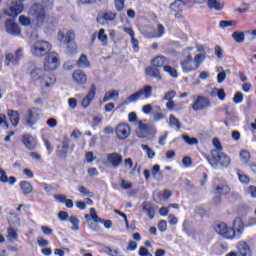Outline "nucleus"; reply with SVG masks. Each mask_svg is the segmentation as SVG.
Here are the masks:
<instances>
[{
    "label": "nucleus",
    "mask_w": 256,
    "mask_h": 256,
    "mask_svg": "<svg viewBox=\"0 0 256 256\" xmlns=\"http://www.w3.org/2000/svg\"><path fill=\"white\" fill-rule=\"evenodd\" d=\"M203 61H205V54H197L193 47H188L182 52L180 67L183 73H193L201 67Z\"/></svg>",
    "instance_id": "obj_1"
},
{
    "label": "nucleus",
    "mask_w": 256,
    "mask_h": 256,
    "mask_svg": "<svg viewBox=\"0 0 256 256\" xmlns=\"http://www.w3.org/2000/svg\"><path fill=\"white\" fill-rule=\"evenodd\" d=\"M244 228L243 220L236 218L233 221V229L229 228L225 223H220L216 225L215 231L218 235H224L227 239H233L235 237H241Z\"/></svg>",
    "instance_id": "obj_2"
},
{
    "label": "nucleus",
    "mask_w": 256,
    "mask_h": 256,
    "mask_svg": "<svg viewBox=\"0 0 256 256\" xmlns=\"http://www.w3.org/2000/svg\"><path fill=\"white\" fill-rule=\"evenodd\" d=\"M208 163H210L213 169L220 167H229L231 165V157L225 154V152H210V157L206 156Z\"/></svg>",
    "instance_id": "obj_3"
},
{
    "label": "nucleus",
    "mask_w": 256,
    "mask_h": 256,
    "mask_svg": "<svg viewBox=\"0 0 256 256\" xmlns=\"http://www.w3.org/2000/svg\"><path fill=\"white\" fill-rule=\"evenodd\" d=\"M29 15L34 17L37 27H43L49 21V14L41 4H34L29 10Z\"/></svg>",
    "instance_id": "obj_4"
},
{
    "label": "nucleus",
    "mask_w": 256,
    "mask_h": 256,
    "mask_svg": "<svg viewBox=\"0 0 256 256\" xmlns=\"http://www.w3.org/2000/svg\"><path fill=\"white\" fill-rule=\"evenodd\" d=\"M51 44L45 40H37L31 48V53L34 57H45L51 51Z\"/></svg>",
    "instance_id": "obj_5"
},
{
    "label": "nucleus",
    "mask_w": 256,
    "mask_h": 256,
    "mask_svg": "<svg viewBox=\"0 0 256 256\" xmlns=\"http://www.w3.org/2000/svg\"><path fill=\"white\" fill-rule=\"evenodd\" d=\"M59 65V54L56 52H49L44 59V71H55Z\"/></svg>",
    "instance_id": "obj_6"
},
{
    "label": "nucleus",
    "mask_w": 256,
    "mask_h": 256,
    "mask_svg": "<svg viewBox=\"0 0 256 256\" xmlns=\"http://www.w3.org/2000/svg\"><path fill=\"white\" fill-rule=\"evenodd\" d=\"M43 117V112L39 108H30L27 110L25 121L27 127H33L37 124V121Z\"/></svg>",
    "instance_id": "obj_7"
},
{
    "label": "nucleus",
    "mask_w": 256,
    "mask_h": 256,
    "mask_svg": "<svg viewBox=\"0 0 256 256\" xmlns=\"http://www.w3.org/2000/svg\"><path fill=\"white\" fill-rule=\"evenodd\" d=\"M114 132L119 141H125L131 135V126L127 123H120L116 126Z\"/></svg>",
    "instance_id": "obj_8"
},
{
    "label": "nucleus",
    "mask_w": 256,
    "mask_h": 256,
    "mask_svg": "<svg viewBox=\"0 0 256 256\" xmlns=\"http://www.w3.org/2000/svg\"><path fill=\"white\" fill-rule=\"evenodd\" d=\"M5 28L8 35H12L13 37H19L21 35V28L11 19L5 21Z\"/></svg>",
    "instance_id": "obj_9"
},
{
    "label": "nucleus",
    "mask_w": 256,
    "mask_h": 256,
    "mask_svg": "<svg viewBox=\"0 0 256 256\" xmlns=\"http://www.w3.org/2000/svg\"><path fill=\"white\" fill-rule=\"evenodd\" d=\"M207 107H211V102L204 96H198L192 104L193 111H203V109H207Z\"/></svg>",
    "instance_id": "obj_10"
},
{
    "label": "nucleus",
    "mask_w": 256,
    "mask_h": 256,
    "mask_svg": "<svg viewBox=\"0 0 256 256\" xmlns=\"http://www.w3.org/2000/svg\"><path fill=\"white\" fill-rule=\"evenodd\" d=\"M22 143L28 151H34V149L37 148V139H35L31 134H23Z\"/></svg>",
    "instance_id": "obj_11"
},
{
    "label": "nucleus",
    "mask_w": 256,
    "mask_h": 256,
    "mask_svg": "<svg viewBox=\"0 0 256 256\" xmlns=\"http://www.w3.org/2000/svg\"><path fill=\"white\" fill-rule=\"evenodd\" d=\"M25 70L30 73L32 79H43L41 75H43V70L41 68H37L34 63H27L24 66Z\"/></svg>",
    "instance_id": "obj_12"
},
{
    "label": "nucleus",
    "mask_w": 256,
    "mask_h": 256,
    "mask_svg": "<svg viewBox=\"0 0 256 256\" xmlns=\"http://www.w3.org/2000/svg\"><path fill=\"white\" fill-rule=\"evenodd\" d=\"M95 95H97V86L92 84L88 94L82 100V107H84V109H87V107L91 105V101L95 99Z\"/></svg>",
    "instance_id": "obj_13"
},
{
    "label": "nucleus",
    "mask_w": 256,
    "mask_h": 256,
    "mask_svg": "<svg viewBox=\"0 0 256 256\" xmlns=\"http://www.w3.org/2000/svg\"><path fill=\"white\" fill-rule=\"evenodd\" d=\"M75 39V32L73 30H69L66 33L63 31H60L58 33V40L60 43H63V45H69V43L73 42Z\"/></svg>",
    "instance_id": "obj_14"
},
{
    "label": "nucleus",
    "mask_w": 256,
    "mask_h": 256,
    "mask_svg": "<svg viewBox=\"0 0 256 256\" xmlns=\"http://www.w3.org/2000/svg\"><path fill=\"white\" fill-rule=\"evenodd\" d=\"M72 79L76 85H85L87 83V74L83 70H76L72 74Z\"/></svg>",
    "instance_id": "obj_15"
},
{
    "label": "nucleus",
    "mask_w": 256,
    "mask_h": 256,
    "mask_svg": "<svg viewBox=\"0 0 256 256\" xmlns=\"http://www.w3.org/2000/svg\"><path fill=\"white\" fill-rule=\"evenodd\" d=\"M23 9H24L23 4L18 3L16 5L8 8L6 10V15H8V17H13L15 19L17 16H19V15H21V13H23Z\"/></svg>",
    "instance_id": "obj_16"
},
{
    "label": "nucleus",
    "mask_w": 256,
    "mask_h": 256,
    "mask_svg": "<svg viewBox=\"0 0 256 256\" xmlns=\"http://www.w3.org/2000/svg\"><path fill=\"white\" fill-rule=\"evenodd\" d=\"M107 161L111 163L112 167H119L123 163V156L118 153H111L107 155Z\"/></svg>",
    "instance_id": "obj_17"
},
{
    "label": "nucleus",
    "mask_w": 256,
    "mask_h": 256,
    "mask_svg": "<svg viewBox=\"0 0 256 256\" xmlns=\"http://www.w3.org/2000/svg\"><path fill=\"white\" fill-rule=\"evenodd\" d=\"M0 183H9V185H15V183H17V178L14 176H7V172L0 168Z\"/></svg>",
    "instance_id": "obj_18"
},
{
    "label": "nucleus",
    "mask_w": 256,
    "mask_h": 256,
    "mask_svg": "<svg viewBox=\"0 0 256 256\" xmlns=\"http://www.w3.org/2000/svg\"><path fill=\"white\" fill-rule=\"evenodd\" d=\"M55 75H48V76H44L42 79H40V83L42 87H46V89H49L51 87V85H55Z\"/></svg>",
    "instance_id": "obj_19"
},
{
    "label": "nucleus",
    "mask_w": 256,
    "mask_h": 256,
    "mask_svg": "<svg viewBox=\"0 0 256 256\" xmlns=\"http://www.w3.org/2000/svg\"><path fill=\"white\" fill-rule=\"evenodd\" d=\"M238 250L241 256H251V248L247 242H239Z\"/></svg>",
    "instance_id": "obj_20"
},
{
    "label": "nucleus",
    "mask_w": 256,
    "mask_h": 256,
    "mask_svg": "<svg viewBox=\"0 0 256 256\" xmlns=\"http://www.w3.org/2000/svg\"><path fill=\"white\" fill-rule=\"evenodd\" d=\"M8 117L13 127H17V125H19V119H21V114H19L17 111L8 110Z\"/></svg>",
    "instance_id": "obj_21"
},
{
    "label": "nucleus",
    "mask_w": 256,
    "mask_h": 256,
    "mask_svg": "<svg viewBox=\"0 0 256 256\" xmlns=\"http://www.w3.org/2000/svg\"><path fill=\"white\" fill-rule=\"evenodd\" d=\"M152 65L156 69H161V67L165 69V65H167V58H165V56H158L152 60Z\"/></svg>",
    "instance_id": "obj_22"
},
{
    "label": "nucleus",
    "mask_w": 256,
    "mask_h": 256,
    "mask_svg": "<svg viewBox=\"0 0 256 256\" xmlns=\"http://www.w3.org/2000/svg\"><path fill=\"white\" fill-rule=\"evenodd\" d=\"M69 139L65 138L62 142V147L58 146V156L59 157H66L67 151H69Z\"/></svg>",
    "instance_id": "obj_23"
},
{
    "label": "nucleus",
    "mask_w": 256,
    "mask_h": 256,
    "mask_svg": "<svg viewBox=\"0 0 256 256\" xmlns=\"http://www.w3.org/2000/svg\"><path fill=\"white\" fill-rule=\"evenodd\" d=\"M214 193L218 195H229V193H231V187L227 184L217 185L214 189Z\"/></svg>",
    "instance_id": "obj_24"
},
{
    "label": "nucleus",
    "mask_w": 256,
    "mask_h": 256,
    "mask_svg": "<svg viewBox=\"0 0 256 256\" xmlns=\"http://www.w3.org/2000/svg\"><path fill=\"white\" fill-rule=\"evenodd\" d=\"M21 53V50L16 51V58L13 56L12 53H8L5 55V59L7 61V67H9L10 63H14V65H19V54Z\"/></svg>",
    "instance_id": "obj_25"
},
{
    "label": "nucleus",
    "mask_w": 256,
    "mask_h": 256,
    "mask_svg": "<svg viewBox=\"0 0 256 256\" xmlns=\"http://www.w3.org/2000/svg\"><path fill=\"white\" fill-rule=\"evenodd\" d=\"M142 209L145 211V213L150 217L151 219L155 218V209L153 208V205L149 202H144L142 204Z\"/></svg>",
    "instance_id": "obj_26"
},
{
    "label": "nucleus",
    "mask_w": 256,
    "mask_h": 256,
    "mask_svg": "<svg viewBox=\"0 0 256 256\" xmlns=\"http://www.w3.org/2000/svg\"><path fill=\"white\" fill-rule=\"evenodd\" d=\"M76 65L80 69H87V67H89L91 65V63L89 62V59L87 58V55L82 54L80 56V58L78 59V61L76 62Z\"/></svg>",
    "instance_id": "obj_27"
},
{
    "label": "nucleus",
    "mask_w": 256,
    "mask_h": 256,
    "mask_svg": "<svg viewBox=\"0 0 256 256\" xmlns=\"http://www.w3.org/2000/svg\"><path fill=\"white\" fill-rule=\"evenodd\" d=\"M19 185L24 195H31V193H33V185H31V183L22 181Z\"/></svg>",
    "instance_id": "obj_28"
},
{
    "label": "nucleus",
    "mask_w": 256,
    "mask_h": 256,
    "mask_svg": "<svg viewBox=\"0 0 256 256\" xmlns=\"http://www.w3.org/2000/svg\"><path fill=\"white\" fill-rule=\"evenodd\" d=\"M146 75L149 77H154L155 79H158V81H161V73L159 72V68L148 67L146 68Z\"/></svg>",
    "instance_id": "obj_29"
},
{
    "label": "nucleus",
    "mask_w": 256,
    "mask_h": 256,
    "mask_svg": "<svg viewBox=\"0 0 256 256\" xmlns=\"http://www.w3.org/2000/svg\"><path fill=\"white\" fill-rule=\"evenodd\" d=\"M187 5L185 2H182V0H175L170 4L171 11H183V8Z\"/></svg>",
    "instance_id": "obj_30"
},
{
    "label": "nucleus",
    "mask_w": 256,
    "mask_h": 256,
    "mask_svg": "<svg viewBox=\"0 0 256 256\" xmlns=\"http://www.w3.org/2000/svg\"><path fill=\"white\" fill-rule=\"evenodd\" d=\"M119 99V90H111L105 93L103 103H107L109 99Z\"/></svg>",
    "instance_id": "obj_31"
},
{
    "label": "nucleus",
    "mask_w": 256,
    "mask_h": 256,
    "mask_svg": "<svg viewBox=\"0 0 256 256\" xmlns=\"http://www.w3.org/2000/svg\"><path fill=\"white\" fill-rule=\"evenodd\" d=\"M152 176L156 181H163V173H161V169L159 165H154L152 168Z\"/></svg>",
    "instance_id": "obj_32"
},
{
    "label": "nucleus",
    "mask_w": 256,
    "mask_h": 256,
    "mask_svg": "<svg viewBox=\"0 0 256 256\" xmlns=\"http://www.w3.org/2000/svg\"><path fill=\"white\" fill-rule=\"evenodd\" d=\"M169 125L170 127L175 128L176 131L181 129V122L173 114H171L169 117Z\"/></svg>",
    "instance_id": "obj_33"
},
{
    "label": "nucleus",
    "mask_w": 256,
    "mask_h": 256,
    "mask_svg": "<svg viewBox=\"0 0 256 256\" xmlns=\"http://www.w3.org/2000/svg\"><path fill=\"white\" fill-rule=\"evenodd\" d=\"M207 5L210 9H214V11H221L223 9V4L217 0H208Z\"/></svg>",
    "instance_id": "obj_34"
},
{
    "label": "nucleus",
    "mask_w": 256,
    "mask_h": 256,
    "mask_svg": "<svg viewBox=\"0 0 256 256\" xmlns=\"http://www.w3.org/2000/svg\"><path fill=\"white\" fill-rule=\"evenodd\" d=\"M163 35H165V26L163 24H157L154 34L151 37L161 38Z\"/></svg>",
    "instance_id": "obj_35"
},
{
    "label": "nucleus",
    "mask_w": 256,
    "mask_h": 256,
    "mask_svg": "<svg viewBox=\"0 0 256 256\" xmlns=\"http://www.w3.org/2000/svg\"><path fill=\"white\" fill-rule=\"evenodd\" d=\"M139 92L141 93V97L144 95L145 99H149L153 94V87L146 85L143 89L139 90Z\"/></svg>",
    "instance_id": "obj_36"
},
{
    "label": "nucleus",
    "mask_w": 256,
    "mask_h": 256,
    "mask_svg": "<svg viewBox=\"0 0 256 256\" xmlns=\"http://www.w3.org/2000/svg\"><path fill=\"white\" fill-rule=\"evenodd\" d=\"M232 38L234 39V41H236V43H243V41H245V33L235 31L234 33H232Z\"/></svg>",
    "instance_id": "obj_37"
},
{
    "label": "nucleus",
    "mask_w": 256,
    "mask_h": 256,
    "mask_svg": "<svg viewBox=\"0 0 256 256\" xmlns=\"http://www.w3.org/2000/svg\"><path fill=\"white\" fill-rule=\"evenodd\" d=\"M98 39L100 40L103 47H107L108 37H107V34H105V29H100L99 30Z\"/></svg>",
    "instance_id": "obj_38"
},
{
    "label": "nucleus",
    "mask_w": 256,
    "mask_h": 256,
    "mask_svg": "<svg viewBox=\"0 0 256 256\" xmlns=\"http://www.w3.org/2000/svg\"><path fill=\"white\" fill-rule=\"evenodd\" d=\"M78 191L84 197H95V194L93 192H91L90 190H88L87 188H85V186H83V185L78 186Z\"/></svg>",
    "instance_id": "obj_39"
},
{
    "label": "nucleus",
    "mask_w": 256,
    "mask_h": 256,
    "mask_svg": "<svg viewBox=\"0 0 256 256\" xmlns=\"http://www.w3.org/2000/svg\"><path fill=\"white\" fill-rule=\"evenodd\" d=\"M212 144L215 147V149L211 150V153H219L223 151V145H221V141H219L218 138H213Z\"/></svg>",
    "instance_id": "obj_40"
},
{
    "label": "nucleus",
    "mask_w": 256,
    "mask_h": 256,
    "mask_svg": "<svg viewBox=\"0 0 256 256\" xmlns=\"http://www.w3.org/2000/svg\"><path fill=\"white\" fill-rule=\"evenodd\" d=\"M120 187L124 191H130V189H133V184L130 181H127L125 179H122L120 181Z\"/></svg>",
    "instance_id": "obj_41"
},
{
    "label": "nucleus",
    "mask_w": 256,
    "mask_h": 256,
    "mask_svg": "<svg viewBox=\"0 0 256 256\" xmlns=\"http://www.w3.org/2000/svg\"><path fill=\"white\" fill-rule=\"evenodd\" d=\"M164 71L170 75V77H173L174 79H177V70L169 65L164 66Z\"/></svg>",
    "instance_id": "obj_42"
},
{
    "label": "nucleus",
    "mask_w": 256,
    "mask_h": 256,
    "mask_svg": "<svg viewBox=\"0 0 256 256\" xmlns=\"http://www.w3.org/2000/svg\"><path fill=\"white\" fill-rule=\"evenodd\" d=\"M183 141L187 143V145H197L199 143V140L197 138H191L189 135H182Z\"/></svg>",
    "instance_id": "obj_43"
},
{
    "label": "nucleus",
    "mask_w": 256,
    "mask_h": 256,
    "mask_svg": "<svg viewBox=\"0 0 256 256\" xmlns=\"http://www.w3.org/2000/svg\"><path fill=\"white\" fill-rule=\"evenodd\" d=\"M141 148L146 152L149 159H153V157H155V151L148 145L142 144Z\"/></svg>",
    "instance_id": "obj_44"
},
{
    "label": "nucleus",
    "mask_w": 256,
    "mask_h": 256,
    "mask_svg": "<svg viewBox=\"0 0 256 256\" xmlns=\"http://www.w3.org/2000/svg\"><path fill=\"white\" fill-rule=\"evenodd\" d=\"M240 159L243 163H249V159H251V154L247 150H242L240 152Z\"/></svg>",
    "instance_id": "obj_45"
},
{
    "label": "nucleus",
    "mask_w": 256,
    "mask_h": 256,
    "mask_svg": "<svg viewBox=\"0 0 256 256\" xmlns=\"http://www.w3.org/2000/svg\"><path fill=\"white\" fill-rule=\"evenodd\" d=\"M176 95H177V92H175V90H170L165 93L163 100L164 101H173V99H175Z\"/></svg>",
    "instance_id": "obj_46"
},
{
    "label": "nucleus",
    "mask_w": 256,
    "mask_h": 256,
    "mask_svg": "<svg viewBox=\"0 0 256 256\" xmlns=\"http://www.w3.org/2000/svg\"><path fill=\"white\" fill-rule=\"evenodd\" d=\"M117 17V14L115 13V12H111V11H109V12H105L104 14H103V19L105 20V21H115V18Z\"/></svg>",
    "instance_id": "obj_47"
},
{
    "label": "nucleus",
    "mask_w": 256,
    "mask_h": 256,
    "mask_svg": "<svg viewBox=\"0 0 256 256\" xmlns=\"http://www.w3.org/2000/svg\"><path fill=\"white\" fill-rule=\"evenodd\" d=\"M69 221L73 225L72 231H79V219H77L75 216H71Z\"/></svg>",
    "instance_id": "obj_48"
},
{
    "label": "nucleus",
    "mask_w": 256,
    "mask_h": 256,
    "mask_svg": "<svg viewBox=\"0 0 256 256\" xmlns=\"http://www.w3.org/2000/svg\"><path fill=\"white\" fill-rule=\"evenodd\" d=\"M141 93H142V92L138 91V92H135L134 94H131V95L127 98L126 102H127V103H135V101H137V99H139V97H141Z\"/></svg>",
    "instance_id": "obj_49"
},
{
    "label": "nucleus",
    "mask_w": 256,
    "mask_h": 256,
    "mask_svg": "<svg viewBox=\"0 0 256 256\" xmlns=\"http://www.w3.org/2000/svg\"><path fill=\"white\" fill-rule=\"evenodd\" d=\"M20 25H24L25 27H28V25H31V19L27 16H20L19 17Z\"/></svg>",
    "instance_id": "obj_50"
},
{
    "label": "nucleus",
    "mask_w": 256,
    "mask_h": 256,
    "mask_svg": "<svg viewBox=\"0 0 256 256\" xmlns=\"http://www.w3.org/2000/svg\"><path fill=\"white\" fill-rule=\"evenodd\" d=\"M90 217L93 219L94 223H99L101 221V218L97 215L95 208L90 209Z\"/></svg>",
    "instance_id": "obj_51"
},
{
    "label": "nucleus",
    "mask_w": 256,
    "mask_h": 256,
    "mask_svg": "<svg viewBox=\"0 0 256 256\" xmlns=\"http://www.w3.org/2000/svg\"><path fill=\"white\" fill-rule=\"evenodd\" d=\"M233 101L236 105L239 104V103H243V93L236 92L234 97H233Z\"/></svg>",
    "instance_id": "obj_52"
},
{
    "label": "nucleus",
    "mask_w": 256,
    "mask_h": 256,
    "mask_svg": "<svg viewBox=\"0 0 256 256\" xmlns=\"http://www.w3.org/2000/svg\"><path fill=\"white\" fill-rule=\"evenodd\" d=\"M17 237H18L17 232L15 230H13V228H8L9 241H15V239H17Z\"/></svg>",
    "instance_id": "obj_53"
},
{
    "label": "nucleus",
    "mask_w": 256,
    "mask_h": 256,
    "mask_svg": "<svg viewBox=\"0 0 256 256\" xmlns=\"http://www.w3.org/2000/svg\"><path fill=\"white\" fill-rule=\"evenodd\" d=\"M182 165H183L184 167H191V165H193V160L191 159V157L185 156V157L182 159Z\"/></svg>",
    "instance_id": "obj_54"
},
{
    "label": "nucleus",
    "mask_w": 256,
    "mask_h": 256,
    "mask_svg": "<svg viewBox=\"0 0 256 256\" xmlns=\"http://www.w3.org/2000/svg\"><path fill=\"white\" fill-rule=\"evenodd\" d=\"M115 7L117 11H123L125 7V0H115Z\"/></svg>",
    "instance_id": "obj_55"
},
{
    "label": "nucleus",
    "mask_w": 256,
    "mask_h": 256,
    "mask_svg": "<svg viewBox=\"0 0 256 256\" xmlns=\"http://www.w3.org/2000/svg\"><path fill=\"white\" fill-rule=\"evenodd\" d=\"M37 244L39 245V247H47L49 245V240H45V238L43 237H38Z\"/></svg>",
    "instance_id": "obj_56"
},
{
    "label": "nucleus",
    "mask_w": 256,
    "mask_h": 256,
    "mask_svg": "<svg viewBox=\"0 0 256 256\" xmlns=\"http://www.w3.org/2000/svg\"><path fill=\"white\" fill-rule=\"evenodd\" d=\"M246 193L251 195L254 199L256 197V187L255 186H248L246 189Z\"/></svg>",
    "instance_id": "obj_57"
},
{
    "label": "nucleus",
    "mask_w": 256,
    "mask_h": 256,
    "mask_svg": "<svg viewBox=\"0 0 256 256\" xmlns=\"http://www.w3.org/2000/svg\"><path fill=\"white\" fill-rule=\"evenodd\" d=\"M158 229L159 231H161L162 233L167 231V221L165 220H161L159 223H158Z\"/></svg>",
    "instance_id": "obj_58"
},
{
    "label": "nucleus",
    "mask_w": 256,
    "mask_h": 256,
    "mask_svg": "<svg viewBox=\"0 0 256 256\" xmlns=\"http://www.w3.org/2000/svg\"><path fill=\"white\" fill-rule=\"evenodd\" d=\"M99 223H102L105 229H111V227H113V222L111 220L101 219Z\"/></svg>",
    "instance_id": "obj_59"
},
{
    "label": "nucleus",
    "mask_w": 256,
    "mask_h": 256,
    "mask_svg": "<svg viewBox=\"0 0 256 256\" xmlns=\"http://www.w3.org/2000/svg\"><path fill=\"white\" fill-rule=\"evenodd\" d=\"M142 111L145 115H149L151 111H153V106L151 104H146L142 107Z\"/></svg>",
    "instance_id": "obj_60"
},
{
    "label": "nucleus",
    "mask_w": 256,
    "mask_h": 256,
    "mask_svg": "<svg viewBox=\"0 0 256 256\" xmlns=\"http://www.w3.org/2000/svg\"><path fill=\"white\" fill-rule=\"evenodd\" d=\"M66 45L69 53H75L77 51V44L70 42L69 44H66Z\"/></svg>",
    "instance_id": "obj_61"
},
{
    "label": "nucleus",
    "mask_w": 256,
    "mask_h": 256,
    "mask_svg": "<svg viewBox=\"0 0 256 256\" xmlns=\"http://www.w3.org/2000/svg\"><path fill=\"white\" fill-rule=\"evenodd\" d=\"M236 23L233 21H220L219 25L222 29H225V27H231L232 25H235Z\"/></svg>",
    "instance_id": "obj_62"
},
{
    "label": "nucleus",
    "mask_w": 256,
    "mask_h": 256,
    "mask_svg": "<svg viewBox=\"0 0 256 256\" xmlns=\"http://www.w3.org/2000/svg\"><path fill=\"white\" fill-rule=\"evenodd\" d=\"M139 255L140 256H153V254H151L149 252V250H147V248L145 247H141L140 250H139Z\"/></svg>",
    "instance_id": "obj_63"
},
{
    "label": "nucleus",
    "mask_w": 256,
    "mask_h": 256,
    "mask_svg": "<svg viewBox=\"0 0 256 256\" xmlns=\"http://www.w3.org/2000/svg\"><path fill=\"white\" fill-rule=\"evenodd\" d=\"M227 78V74L225 72H219L217 79H218V83H223V81H225V79Z\"/></svg>",
    "instance_id": "obj_64"
}]
</instances>
